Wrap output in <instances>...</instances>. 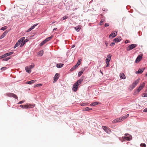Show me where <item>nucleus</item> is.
Returning <instances> with one entry per match:
<instances>
[{
	"label": "nucleus",
	"mask_w": 147,
	"mask_h": 147,
	"mask_svg": "<svg viewBox=\"0 0 147 147\" xmlns=\"http://www.w3.org/2000/svg\"><path fill=\"white\" fill-rule=\"evenodd\" d=\"M75 47V45H74L72 46V48H74Z\"/></svg>",
	"instance_id": "bf43d9fd"
},
{
	"label": "nucleus",
	"mask_w": 147,
	"mask_h": 147,
	"mask_svg": "<svg viewBox=\"0 0 147 147\" xmlns=\"http://www.w3.org/2000/svg\"><path fill=\"white\" fill-rule=\"evenodd\" d=\"M105 21V20L103 19H102L100 21L99 25H101L102 24V23H103Z\"/></svg>",
	"instance_id": "58836bf2"
},
{
	"label": "nucleus",
	"mask_w": 147,
	"mask_h": 147,
	"mask_svg": "<svg viewBox=\"0 0 147 147\" xmlns=\"http://www.w3.org/2000/svg\"><path fill=\"white\" fill-rule=\"evenodd\" d=\"M82 60L81 59L78 60V61L77 63L76 64L73 66L72 68H71L70 71H74V70L75 69L78 67V66L79 65H80L81 63Z\"/></svg>",
	"instance_id": "f257e3e1"
},
{
	"label": "nucleus",
	"mask_w": 147,
	"mask_h": 147,
	"mask_svg": "<svg viewBox=\"0 0 147 147\" xmlns=\"http://www.w3.org/2000/svg\"><path fill=\"white\" fill-rule=\"evenodd\" d=\"M139 82L138 80H136L134 82H133L132 85L130 86V87L132 89H133L137 85Z\"/></svg>",
	"instance_id": "0eeeda50"
},
{
	"label": "nucleus",
	"mask_w": 147,
	"mask_h": 147,
	"mask_svg": "<svg viewBox=\"0 0 147 147\" xmlns=\"http://www.w3.org/2000/svg\"><path fill=\"white\" fill-rule=\"evenodd\" d=\"M92 109L91 108H90L88 107H86L85 108H84L83 111H89L92 110Z\"/></svg>",
	"instance_id": "cd10ccee"
},
{
	"label": "nucleus",
	"mask_w": 147,
	"mask_h": 147,
	"mask_svg": "<svg viewBox=\"0 0 147 147\" xmlns=\"http://www.w3.org/2000/svg\"><path fill=\"white\" fill-rule=\"evenodd\" d=\"M42 85V84H38L36 85H35L34 86V87H38Z\"/></svg>",
	"instance_id": "4c0bfd02"
},
{
	"label": "nucleus",
	"mask_w": 147,
	"mask_h": 147,
	"mask_svg": "<svg viewBox=\"0 0 147 147\" xmlns=\"http://www.w3.org/2000/svg\"><path fill=\"white\" fill-rule=\"evenodd\" d=\"M117 32L115 31L113 32L112 33L109 35V38H112L115 37L117 35Z\"/></svg>",
	"instance_id": "f8f14e48"
},
{
	"label": "nucleus",
	"mask_w": 147,
	"mask_h": 147,
	"mask_svg": "<svg viewBox=\"0 0 147 147\" xmlns=\"http://www.w3.org/2000/svg\"><path fill=\"white\" fill-rule=\"evenodd\" d=\"M88 104V103L87 102H82V103H81L80 105L81 106H87Z\"/></svg>",
	"instance_id": "c756f323"
},
{
	"label": "nucleus",
	"mask_w": 147,
	"mask_h": 147,
	"mask_svg": "<svg viewBox=\"0 0 147 147\" xmlns=\"http://www.w3.org/2000/svg\"><path fill=\"white\" fill-rule=\"evenodd\" d=\"M28 41V40L27 39H26L25 40L24 39V40L23 41L21 42L22 43H21V45H20V47H22L24 45V44L26 43V42H27Z\"/></svg>",
	"instance_id": "dca6fc26"
},
{
	"label": "nucleus",
	"mask_w": 147,
	"mask_h": 147,
	"mask_svg": "<svg viewBox=\"0 0 147 147\" xmlns=\"http://www.w3.org/2000/svg\"><path fill=\"white\" fill-rule=\"evenodd\" d=\"M92 0L91 2H90L89 3H91V2H92Z\"/></svg>",
	"instance_id": "0e129e2a"
},
{
	"label": "nucleus",
	"mask_w": 147,
	"mask_h": 147,
	"mask_svg": "<svg viewBox=\"0 0 147 147\" xmlns=\"http://www.w3.org/2000/svg\"><path fill=\"white\" fill-rule=\"evenodd\" d=\"M37 25V24H35L34 25H33L30 28H31V29H32H32H33Z\"/></svg>",
	"instance_id": "a18cd8bd"
},
{
	"label": "nucleus",
	"mask_w": 147,
	"mask_h": 147,
	"mask_svg": "<svg viewBox=\"0 0 147 147\" xmlns=\"http://www.w3.org/2000/svg\"><path fill=\"white\" fill-rule=\"evenodd\" d=\"M112 55L111 54L108 55L107 57V58L105 60L106 63H109L111 59V57Z\"/></svg>",
	"instance_id": "9d476101"
},
{
	"label": "nucleus",
	"mask_w": 147,
	"mask_h": 147,
	"mask_svg": "<svg viewBox=\"0 0 147 147\" xmlns=\"http://www.w3.org/2000/svg\"><path fill=\"white\" fill-rule=\"evenodd\" d=\"M143 111L144 112H147V108H145L143 110Z\"/></svg>",
	"instance_id": "4d7b16f0"
},
{
	"label": "nucleus",
	"mask_w": 147,
	"mask_h": 147,
	"mask_svg": "<svg viewBox=\"0 0 147 147\" xmlns=\"http://www.w3.org/2000/svg\"><path fill=\"white\" fill-rule=\"evenodd\" d=\"M34 66V65L33 64V65H30L29 66H28V67H29V68H30V69H32L33 68Z\"/></svg>",
	"instance_id": "a19ab883"
},
{
	"label": "nucleus",
	"mask_w": 147,
	"mask_h": 147,
	"mask_svg": "<svg viewBox=\"0 0 147 147\" xmlns=\"http://www.w3.org/2000/svg\"><path fill=\"white\" fill-rule=\"evenodd\" d=\"M7 69L6 67H3L1 68V70L2 71H4Z\"/></svg>",
	"instance_id": "79ce46f5"
},
{
	"label": "nucleus",
	"mask_w": 147,
	"mask_h": 147,
	"mask_svg": "<svg viewBox=\"0 0 147 147\" xmlns=\"http://www.w3.org/2000/svg\"><path fill=\"white\" fill-rule=\"evenodd\" d=\"M36 81V80H32L28 82L27 83H26V84H32L34 83Z\"/></svg>",
	"instance_id": "5701e85b"
},
{
	"label": "nucleus",
	"mask_w": 147,
	"mask_h": 147,
	"mask_svg": "<svg viewBox=\"0 0 147 147\" xmlns=\"http://www.w3.org/2000/svg\"><path fill=\"white\" fill-rule=\"evenodd\" d=\"M105 44L106 45V47H107L108 46V42L107 41H105Z\"/></svg>",
	"instance_id": "3c124183"
},
{
	"label": "nucleus",
	"mask_w": 147,
	"mask_h": 147,
	"mask_svg": "<svg viewBox=\"0 0 147 147\" xmlns=\"http://www.w3.org/2000/svg\"><path fill=\"white\" fill-rule=\"evenodd\" d=\"M144 70V68H142V69H139L138 70V71H136V74H141L143 72Z\"/></svg>",
	"instance_id": "6ab92c4d"
},
{
	"label": "nucleus",
	"mask_w": 147,
	"mask_h": 147,
	"mask_svg": "<svg viewBox=\"0 0 147 147\" xmlns=\"http://www.w3.org/2000/svg\"><path fill=\"white\" fill-rule=\"evenodd\" d=\"M120 119H115L113 121L112 123H116L117 122H120Z\"/></svg>",
	"instance_id": "bb28decb"
},
{
	"label": "nucleus",
	"mask_w": 147,
	"mask_h": 147,
	"mask_svg": "<svg viewBox=\"0 0 147 147\" xmlns=\"http://www.w3.org/2000/svg\"><path fill=\"white\" fill-rule=\"evenodd\" d=\"M145 83L144 82H143L140 84V86L137 89V90L140 92L144 88L145 85Z\"/></svg>",
	"instance_id": "1a4fd4ad"
},
{
	"label": "nucleus",
	"mask_w": 147,
	"mask_h": 147,
	"mask_svg": "<svg viewBox=\"0 0 147 147\" xmlns=\"http://www.w3.org/2000/svg\"><path fill=\"white\" fill-rule=\"evenodd\" d=\"M139 92H140L137 90V89H136L134 90V95H137L138 94Z\"/></svg>",
	"instance_id": "7c9ffc66"
},
{
	"label": "nucleus",
	"mask_w": 147,
	"mask_h": 147,
	"mask_svg": "<svg viewBox=\"0 0 147 147\" xmlns=\"http://www.w3.org/2000/svg\"><path fill=\"white\" fill-rule=\"evenodd\" d=\"M46 43V41H45V40H44L40 44V46H42L43 45H44L45 43Z\"/></svg>",
	"instance_id": "473e14b6"
},
{
	"label": "nucleus",
	"mask_w": 147,
	"mask_h": 147,
	"mask_svg": "<svg viewBox=\"0 0 147 147\" xmlns=\"http://www.w3.org/2000/svg\"><path fill=\"white\" fill-rule=\"evenodd\" d=\"M4 58H5V57L4 56V55H3L1 56H0V59Z\"/></svg>",
	"instance_id": "864d4df0"
},
{
	"label": "nucleus",
	"mask_w": 147,
	"mask_h": 147,
	"mask_svg": "<svg viewBox=\"0 0 147 147\" xmlns=\"http://www.w3.org/2000/svg\"><path fill=\"white\" fill-rule=\"evenodd\" d=\"M74 29L77 32H79L81 29V26H78L74 28Z\"/></svg>",
	"instance_id": "aec40b11"
},
{
	"label": "nucleus",
	"mask_w": 147,
	"mask_h": 147,
	"mask_svg": "<svg viewBox=\"0 0 147 147\" xmlns=\"http://www.w3.org/2000/svg\"><path fill=\"white\" fill-rule=\"evenodd\" d=\"M7 26H5L4 27H2L0 30H2L3 31L5 30H6L7 28Z\"/></svg>",
	"instance_id": "e433bc0d"
},
{
	"label": "nucleus",
	"mask_w": 147,
	"mask_h": 147,
	"mask_svg": "<svg viewBox=\"0 0 147 147\" xmlns=\"http://www.w3.org/2000/svg\"><path fill=\"white\" fill-rule=\"evenodd\" d=\"M107 64V65L106 66V67H107L109 66V63H106Z\"/></svg>",
	"instance_id": "5fc2aeb1"
},
{
	"label": "nucleus",
	"mask_w": 147,
	"mask_h": 147,
	"mask_svg": "<svg viewBox=\"0 0 147 147\" xmlns=\"http://www.w3.org/2000/svg\"><path fill=\"white\" fill-rule=\"evenodd\" d=\"M146 93H144L143 94V95H142V96L144 97H147V89L146 90Z\"/></svg>",
	"instance_id": "c9c22d12"
},
{
	"label": "nucleus",
	"mask_w": 147,
	"mask_h": 147,
	"mask_svg": "<svg viewBox=\"0 0 147 147\" xmlns=\"http://www.w3.org/2000/svg\"><path fill=\"white\" fill-rule=\"evenodd\" d=\"M45 4V3H44L43 4Z\"/></svg>",
	"instance_id": "69168bd1"
},
{
	"label": "nucleus",
	"mask_w": 147,
	"mask_h": 147,
	"mask_svg": "<svg viewBox=\"0 0 147 147\" xmlns=\"http://www.w3.org/2000/svg\"><path fill=\"white\" fill-rule=\"evenodd\" d=\"M13 52H11L9 53H7L3 55L4 56L5 58L7 56H9L13 54Z\"/></svg>",
	"instance_id": "412c9836"
},
{
	"label": "nucleus",
	"mask_w": 147,
	"mask_h": 147,
	"mask_svg": "<svg viewBox=\"0 0 147 147\" xmlns=\"http://www.w3.org/2000/svg\"><path fill=\"white\" fill-rule=\"evenodd\" d=\"M115 45V43L114 42H113L111 43L110 44V46H114V45Z\"/></svg>",
	"instance_id": "09e8293b"
},
{
	"label": "nucleus",
	"mask_w": 147,
	"mask_h": 147,
	"mask_svg": "<svg viewBox=\"0 0 147 147\" xmlns=\"http://www.w3.org/2000/svg\"><path fill=\"white\" fill-rule=\"evenodd\" d=\"M25 38L24 37H22L20 38L15 44L14 47V48L15 49L16 47H18L20 44V43L23 41Z\"/></svg>",
	"instance_id": "f03ea898"
},
{
	"label": "nucleus",
	"mask_w": 147,
	"mask_h": 147,
	"mask_svg": "<svg viewBox=\"0 0 147 147\" xmlns=\"http://www.w3.org/2000/svg\"><path fill=\"white\" fill-rule=\"evenodd\" d=\"M44 51L43 50H41L38 52V55L40 56H42L43 54Z\"/></svg>",
	"instance_id": "c85d7f7f"
},
{
	"label": "nucleus",
	"mask_w": 147,
	"mask_h": 147,
	"mask_svg": "<svg viewBox=\"0 0 147 147\" xmlns=\"http://www.w3.org/2000/svg\"><path fill=\"white\" fill-rule=\"evenodd\" d=\"M59 74L58 73H57L55 74V75L54 76V81H53V82H55L57 81V80L59 78Z\"/></svg>",
	"instance_id": "4468645a"
},
{
	"label": "nucleus",
	"mask_w": 147,
	"mask_h": 147,
	"mask_svg": "<svg viewBox=\"0 0 147 147\" xmlns=\"http://www.w3.org/2000/svg\"><path fill=\"white\" fill-rule=\"evenodd\" d=\"M121 40V37H119L118 38H116L113 40V41L115 42H120Z\"/></svg>",
	"instance_id": "a211bd4d"
},
{
	"label": "nucleus",
	"mask_w": 147,
	"mask_h": 147,
	"mask_svg": "<svg viewBox=\"0 0 147 147\" xmlns=\"http://www.w3.org/2000/svg\"><path fill=\"white\" fill-rule=\"evenodd\" d=\"M11 58V57H8L5 59H3V61H8Z\"/></svg>",
	"instance_id": "ea45409f"
},
{
	"label": "nucleus",
	"mask_w": 147,
	"mask_h": 147,
	"mask_svg": "<svg viewBox=\"0 0 147 147\" xmlns=\"http://www.w3.org/2000/svg\"><path fill=\"white\" fill-rule=\"evenodd\" d=\"M25 102V100H23L20 101L18 103V104H22L24 102Z\"/></svg>",
	"instance_id": "c03bdc74"
},
{
	"label": "nucleus",
	"mask_w": 147,
	"mask_h": 147,
	"mask_svg": "<svg viewBox=\"0 0 147 147\" xmlns=\"http://www.w3.org/2000/svg\"><path fill=\"white\" fill-rule=\"evenodd\" d=\"M67 18H68V17L67 16H65L63 17V20H65Z\"/></svg>",
	"instance_id": "37998d69"
},
{
	"label": "nucleus",
	"mask_w": 147,
	"mask_h": 147,
	"mask_svg": "<svg viewBox=\"0 0 147 147\" xmlns=\"http://www.w3.org/2000/svg\"><path fill=\"white\" fill-rule=\"evenodd\" d=\"M102 128L104 130V131L107 133L108 134H110V133L111 132V131L110 130V129L109 128L107 127H102Z\"/></svg>",
	"instance_id": "9b49d317"
},
{
	"label": "nucleus",
	"mask_w": 147,
	"mask_h": 147,
	"mask_svg": "<svg viewBox=\"0 0 147 147\" xmlns=\"http://www.w3.org/2000/svg\"><path fill=\"white\" fill-rule=\"evenodd\" d=\"M6 95L10 97H13L16 99L18 98L17 96L15 94L12 93H7L6 94Z\"/></svg>",
	"instance_id": "423d86ee"
},
{
	"label": "nucleus",
	"mask_w": 147,
	"mask_h": 147,
	"mask_svg": "<svg viewBox=\"0 0 147 147\" xmlns=\"http://www.w3.org/2000/svg\"><path fill=\"white\" fill-rule=\"evenodd\" d=\"M79 84L77 82H76L73 86L72 90L74 92H76L78 88Z\"/></svg>",
	"instance_id": "6e6552de"
},
{
	"label": "nucleus",
	"mask_w": 147,
	"mask_h": 147,
	"mask_svg": "<svg viewBox=\"0 0 147 147\" xmlns=\"http://www.w3.org/2000/svg\"><path fill=\"white\" fill-rule=\"evenodd\" d=\"M8 32L7 30L5 31L0 36V39H1L3 38L7 33Z\"/></svg>",
	"instance_id": "2eb2a0df"
},
{
	"label": "nucleus",
	"mask_w": 147,
	"mask_h": 147,
	"mask_svg": "<svg viewBox=\"0 0 147 147\" xmlns=\"http://www.w3.org/2000/svg\"><path fill=\"white\" fill-rule=\"evenodd\" d=\"M142 55H139L138 56L137 58L136 59V61H135V62L136 63H137V62H139L141 60V59L142 58Z\"/></svg>",
	"instance_id": "ddd939ff"
},
{
	"label": "nucleus",
	"mask_w": 147,
	"mask_h": 147,
	"mask_svg": "<svg viewBox=\"0 0 147 147\" xmlns=\"http://www.w3.org/2000/svg\"><path fill=\"white\" fill-rule=\"evenodd\" d=\"M83 73V71H80L78 72V77H80L82 74Z\"/></svg>",
	"instance_id": "f704fd0d"
},
{
	"label": "nucleus",
	"mask_w": 147,
	"mask_h": 147,
	"mask_svg": "<svg viewBox=\"0 0 147 147\" xmlns=\"http://www.w3.org/2000/svg\"><path fill=\"white\" fill-rule=\"evenodd\" d=\"M98 103H99L98 102H93L90 104V106H95L97 105H98Z\"/></svg>",
	"instance_id": "2f4dec72"
},
{
	"label": "nucleus",
	"mask_w": 147,
	"mask_h": 147,
	"mask_svg": "<svg viewBox=\"0 0 147 147\" xmlns=\"http://www.w3.org/2000/svg\"><path fill=\"white\" fill-rule=\"evenodd\" d=\"M55 22H53L52 23V24H54V23Z\"/></svg>",
	"instance_id": "e2e57ef3"
},
{
	"label": "nucleus",
	"mask_w": 147,
	"mask_h": 147,
	"mask_svg": "<svg viewBox=\"0 0 147 147\" xmlns=\"http://www.w3.org/2000/svg\"><path fill=\"white\" fill-rule=\"evenodd\" d=\"M25 70H26V71L27 73L30 74L31 73V70L30 69V68H29V67L28 66H26L25 67Z\"/></svg>",
	"instance_id": "4be33fe9"
},
{
	"label": "nucleus",
	"mask_w": 147,
	"mask_h": 147,
	"mask_svg": "<svg viewBox=\"0 0 147 147\" xmlns=\"http://www.w3.org/2000/svg\"><path fill=\"white\" fill-rule=\"evenodd\" d=\"M83 81V79H79L77 82H77L78 84H81V83Z\"/></svg>",
	"instance_id": "72a5a7b5"
},
{
	"label": "nucleus",
	"mask_w": 147,
	"mask_h": 147,
	"mask_svg": "<svg viewBox=\"0 0 147 147\" xmlns=\"http://www.w3.org/2000/svg\"><path fill=\"white\" fill-rule=\"evenodd\" d=\"M53 37V35H51V36L48 37L47 38L45 39V40L46 42H47L48 41H49Z\"/></svg>",
	"instance_id": "393cba45"
},
{
	"label": "nucleus",
	"mask_w": 147,
	"mask_h": 147,
	"mask_svg": "<svg viewBox=\"0 0 147 147\" xmlns=\"http://www.w3.org/2000/svg\"><path fill=\"white\" fill-rule=\"evenodd\" d=\"M137 44H132L127 47L126 50L127 51H130L137 47Z\"/></svg>",
	"instance_id": "20e7f679"
},
{
	"label": "nucleus",
	"mask_w": 147,
	"mask_h": 147,
	"mask_svg": "<svg viewBox=\"0 0 147 147\" xmlns=\"http://www.w3.org/2000/svg\"><path fill=\"white\" fill-rule=\"evenodd\" d=\"M125 135V136L122 137L123 139L124 140L125 139L129 141L132 138V136L128 134H126Z\"/></svg>",
	"instance_id": "39448f33"
},
{
	"label": "nucleus",
	"mask_w": 147,
	"mask_h": 147,
	"mask_svg": "<svg viewBox=\"0 0 147 147\" xmlns=\"http://www.w3.org/2000/svg\"><path fill=\"white\" fill-rule=\"evenodd\" d=\"M88 25L89 26H91V23H89V24H88Z\"/></svg>",
	"instance_id": "052dcab7"
},
{
	"label": "nucleus",
	"mask_w": 147,
	"mask_h": 147,
	"mask_svg": "<svg viewBox=\"0 0 147 147\" xmlns=\"http://www.w3.org/2000/svg\"><path fill=\"white\" fill-rule=\"evenodd\" d=\"M129 114H127L126 115L121 117L119 119H120V121L123 120L129 116Z\"/></svg>",
	"instance_id": "f3484780"
},
{
	"label": "nucleus",
	"mask_w": 147,
	"mask_h": 147,
	"mask_svg": "<svg viewBox=\"0 0 147 147\" xmlns=\"http://www.w3.org/2000/svg\"><path fill=\"white\" fill-rule=\"evenodd\" d=\"M64 65L63 63H58L57 65L56 66L58 68H61Z\"/></svg>",
	"instance_id": "a878e982"
},
{
	"label": "nucleus",
	"mask_w": 147,
	"mask_h": 147,
	"mask_svg": "<svg viewBox=\"0 0 147 147\" xmlns=\"http://www.w3.org/2000/svg\"><path fill=\"white\" fill-rule=\"evenodd\" d=\"M100 72L102 74H103L101 70L100 71Z\"/></svg>",
	"instance_id": "680f3d73"
},
{
	"label": "nucleus",
	"mask_w": 147,
	"mask_h": 147,
	"mask_svg": "<svg viewBox=\"0 0 147 147\" xmlns=\"http://www.w3.org/2000/svg\"><path fill=\"white\" fill-rule=\"evenodd\" d=\"M87 67H84V68L82 69V70L81 71H83V72L87 68Z\"/></svg>",
	"instance_id": "603ef678"
},
{
	"label": "nucleus",
	"mask_w": 147,
	"mask_h": 147,
	"mask_svg": "<svg viewBox=\"0 0 147 147\" xmlns=\"http://www.w3.org/2000/svg\"><path fill=\"white\" fill-rule=\"evenodd\" d=\"M109 26V24L108 23H105V27L108 26Z\"/></svg>",
	"instance_id": "de8ad7c7"
},
{
	"label": "nucleus",
	"mask_w": 147,
	"mask_h": 147,
	"mask_svg": "<svg viewBox=\"0 0 147 147\" xmlns=\"http://www.w3.org/2000/svg\"><path fill=\"white\" fill-rule=\"evenodd\" d=\"M120 77L121 78L124 79L125 78V74L123 73H120L119 75Z\"/></svg>",
	"instance_id": "b1692460"
},
{
	"label": "nucleus",
	"mask_w": 147,
	"mask_h": 147,
	"mask_svg": "<svg viewBox=\"0 0 147 147\" xmlns=\"http://www.w3.org/2000/svg\"><path fill=\"white\" fill-rule=\"evenodd\" d=\"M41 1H43V0H41Z\"/></svg>",
	"instance_id": "338daca9"
},
{
	"label": "nucleus",
	"mask_w": 147,
	"mask_h": 147,
	"mask_svg": "<svg viewBox=\"0 0 147 147\" xmlns=\"http://www.w3.org/2000/svg\"><path fill=\"white\" fill-rule=\"evenodd\" d=\"M31 30H32V29L30 28L28 29L27 30L26 32H29Z\"/></svg>",
	"instance_id": "8fccbe9b"
},
{
	"label": "nucleus",
	"mask_w": 147,
	"mask_h": 147,
	"mask_svg": "<svg viewBox=\"0 0 147 147\" xmlns=\"http://www.w3.org/2000/svg\"><path fill=\"white\" fill-rule=\"evenodd\" d=\"M141 147H146V145L145 144H141L140 145Z\"/></svg>",
	"instance_id": "49530a36"
},
{
	"label": "nucleus",
	"mask_w": 147,
	"mask_h": 147,
	"mask_svg": "<svg viewBox=\"0 0 147 147\" xmlns=\"http://www.w3.org/2000/svg\"><path fill=\"white\" fill-rule=\"evenodd\" d=\"M57 29V28H55L53 29V31L55 30H56Z\"/></svg>",
	"instance_id": "13d9d810"
},
{
	"label": "nucleus",
	"mask_w": 147,
	"mask_h": 147,
	"mask_svg": "<svg viewBox=\"0 0 147 147\" xmlns=\"http://www.w3.org/2000/svg\"><path fill=\"white\" fill-rule=\"evenodd\" d=\"M129 42V40H126L125 42V44H127V43L128 42Z\"/></svg>",
	"instance_id": "6e6d98bb"
},
{
	"label": "nucleus",
	"mask_w": 147,
	"mask_h": 147,
	"mask_svg": "<svg viewBox=\"0 0 147 147\" xmlns=\"http://www.w3.org/2000/svg\"><path fill=\"white\" fill-rule=\"evenodd\" d=\"M20 107L22 109H29L32 108L34 106V105H33L31 104H27L24 105H20Z\"/></svg>",
	"instance_id": "7ed1b4c3"
}]
</instances>
